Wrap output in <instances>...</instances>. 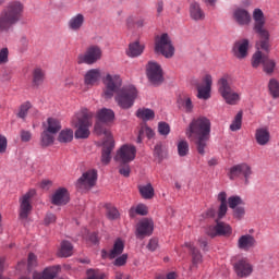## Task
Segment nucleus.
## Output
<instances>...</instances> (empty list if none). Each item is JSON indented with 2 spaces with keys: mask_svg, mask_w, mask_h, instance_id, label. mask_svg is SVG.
<instances>
[{
  "mask_svg": "<svg viewBox=\"0 0 279 279\" xmlns=\"http://www.w3.org/2000/svg\"><path fill=\"white\" fill-rule=\"evenodd\" d=\"M253 29L255 34H257L259 40L256 43L257 51L252 57V66L253 69H258L260 64H263L264 73H266V75H274V71H276V61L274 59H269V56L263 53V51L269 53L271 49V44L269 43L271 35L269 34V31L265 28L266 20L263 10L255 9L253 11Z\"/></svg>",
  "mask_w": 279,
  "mask_h": 279,
  "instance_id": "nucleus-1",
  "label": "nucleus"
},
{
  "mask_svg": "<svg viewBox=\"0 0 279 279\" xmlns=\"http://www.w3.org/2000/svg\"><path fill=\"white\" fill-rule=\"evenodd\" d=\"M105 90L104 95L106 99H112L116 94V101L120 108L128 110L134 106L138 92L134 85H128L121 88V76L107 74L104 78Z\"/></svg>",
  "mask_w": 279,
  "mask_h": 279,
  "instance_id": "nucleus-2",
  "label": "nucleus"
},
{
  "mask_svg": "<svg viewBox=\"0 0 279 279\" xmlns=\"http://www.w3.org/2000/svg\"><path fill=\"white\" fill-rule=\"evenodd\" d=\"M98 121L95 124V133L98 136L104 134V144H102V153H101V162L102 165H109L110 160H112V149H114V140L112 138V134L106 128V125H110L114 121V111L112 109L102 108L97 112Z\"/></svg>",
  "mask_w": 279,
  "mask_h": 279,
  "instance_id": "nucleus-3",
  "label": "nucleus"
},
{
  "mask_svg": "<svg viewBox=\"0 0 279 279\" xmlns=\"http://www.w3.org/2000/svg\"><path fill=\"white\" fill-rule=\"evenodd\" d=\"M210 119L204 116L194 118L186 129L185 134L189 141L196 145V150L201 156L206 154V147H208V141H210Z\"/></svg>",
  "mask_w": 279,
  "mask_h": 279,
  "instance_id": "nucleus-4",
  "label": "nucleus"
},
{
  "mask_svg": "<svg viewBox=\"0 0 279 279\" xmlns=\"http://www.w3.org/2000/svg\"><path fill=\"white\" fill-rule=\"evenodd\" d=\"M23 17V3L10 2L0 13V34H8Z\"/></svg>",
  "mask_w": 279,
  "mask_h": 279,
  "instance_id": "nucleus-5",
  "label": "nucleus"
},
{
  "mask_svg": "<svg viewBox=\"0 0 279 279\" xmlns=\"http://www.w3.org/2000/svg\"><path fill=\"white\" fill-rule=\"evenodd\" d=\"M72 125L76 128L75 138H88L93 126V112L88 111V109L81 110L73 117Z\"/></svg>",
  "mask_w": 279,
  "mask_h": 279,
  "instance_id": "nucleus-6",
  "label": "nucleus"
},
{
  "mask_svg": "<svg viewBox=\"0 0 279 279\" xmlns=\"http://www.w3.org/2000/svg\"><path fill=\"white\" fill-rule=\"evenodd\" d=\"M155 53H161L163 58H173L175 53V47H173V43L171 41L169 34L163 33L156 37Z\"/></svg>",
  "mask_w": 279,
  "mask_h": 279,
  "instance_id": "nucleus-7",
  "label": "nucleus"
},
{
  "mask_svg": "<svg viewBox=\"0 0 279 279\" xmlns=\"http://www.w3.org/2000/svg\"><path fill=\"white\" fill-rule=\"evenodd\" d=\"M252 175V167L243 162L234 165L229 169L228 178L231 180H244V184H250V178Z\"/></svg>",
  "mask_w": 279,
  "mask_h": 279,
  "instance_id": "nucleus-8",
  "label": "nucleus"
},
{
  "mask_svg": "<svg viewBox=\"0 0 279 279\" xmlns=\"http://www.w3.org/2000/svg\"><path fill=\"white\" fill-rule=\"evenodd\" d=\"M146 75L148 77V82H150L153 86H160V84L165 82L162 68L156 61L148 62L146 66Z\"/></svg>",
  "mask_w": 279,
  "mask_h": 279,
  "instance_id": "nucleus-9",
  "label": "nucleus"
},
{
  "mask_svg": "<svg viewBox=\"0 0 279 279\" xmlns=\"http://www.w3.org/2000/svg\"><path fill=\"white\" fill-rule=\"evenodd\" d=\"M134 158H136V146L124 144L117 151L114 160L119 162V165H130Z\"/></svg>",
  "mask_w": 279,
  "mask_h": 279,
  "instance_id": "nucleus-10",
  "label": "nucleus"
},
{
  "mask_svg": "<svg viewBox=\"0 0 279 279\" xmlns=\"http://www.w3.org/2000/svg\"><path fill=\"white\" fill-rule=\"evenodd\" d=\"M101 56L102 51L99 46H89L84 54L77 56V64H95L99 62Z\"/></svg>",
  "mask_w": 279,
  "mask_h": 279,
  "instance_id": "nucleus-11",
  "label": "nucleus"
},
{
  "mask_svg": "<svg viewBox=\"0 0 279 279\" xmlns=\"http://www.w3.org/2000/svg\"><path fill=\"white\" fill-rule=\"evenodd\" d=\"M36 194V191L31 190L24 195H22L19 199L20 202V210H19V217L22 220L27 219L29 215H32L33 206H32V197Z\"/></svg>",
  "mask_w": 279,
  "mask_h": 279,
  "instance_id": "nucleus-12",
  "label": "nucleus"
},
{
  "mask_svg": "<svg viewBox=\"0 0 279 279\" xmlns=\"http://www.w3.org/2000/svg\"><path fill=\"white\" fill-rule=\"evenodd\" d=\"M95 184H97V170H88L77 180L76 187L81 191H88Z\"/></svg>",
  "mask_w": 279,
  "mask_h": 279,
  "instance_id": "nucleus-13",
  "label": "nucleus"
},
{
  "mask_svg": "<svg viewBox=\"0 0 279 279\" xmlns=\"http://www.w3.org/2000/svg\"><path fill=\"white\" fill-rule=\"evenodd\" d=\"M233 271L238 278H250L254 271V266L247 258H241L233 264Z\"/></svg>",
  "mask_w": 279,
  "mask_h": 279,
  "instance_id": "nucleus-14",
  "label": "nucleus"
},
{
  "mask_svg": "<svg viewBox=\"0 0 279 279\" xmlns=\"http://www.w3.org/2000/svg\"><path fill=\"white\" fill-rule=\"evenodd\" d=\"M203 83L202 84H196V89H197V98L198 99H210V90L213 88V76L210 74H206L203 77Z\"/></svg>",
  "mask_w": 279,
  "mask_h": 279,
  "instance_id": "nucleus-15",
  "label": "nucleus"
},
{
  "mask_svg": "<svg viewBox=\"0 0 279 279\" xmlns=\"http://www.w3.org/2000/svg\"><path fill=\"white\" fill-rule=\"evenodd\" d=\"M208 236H230L232 234V227L226 222L217 220L216 226L210 227L207 231Z\"/></svg>",
  "mask_w": 279,
  "mask_h": 279,
  "instance_id": "nucleus-16",
  "label": "nucleus"
},
{
  "mask_svg": "<svg viewBox=\"0 0 279 279\" xmlns=\"http://www.w3.org/2000/svg\"><path fill=\"white\" fill-rule=\"evenodd\" d=\"M250 51V39H240L233 44L232 53L238 60H245Z\"/></svg>",
  "mask_w": 279,
  "mask_h": 279,
  "instance_id": "nucleus-17",
  "label": "nucleus"
},
{
  "mask_svg": "<svg viewBox=\"0 0 279 279\" xmlns=\"http://www.w3.org/2000/svg\"><path fill=\"white\" fill-rule=\"evenodd\" d=\"M151 232H154V220L144 218L137 223V239H145V236H150Z\"/></svg>",
  "mask_w": 279,
  "mask_h": 279,
  "instance_id": "nucleus-18",
  "label": "nucleus"
},
{
  "mask_svg": "<svg viewBox=\"0 0 279 279\" xmlns=\"http://www.w3.org/2000/svg\"><path fill=\"white\" fill-rule=\"evenodd\" d=\"M123 250H125V243H123V240L117 239L113 243L112 250L110 252L102 250L101 256L102 258H110V260H112L118 256H121L123 254Z\"/></svg>",
  "mask_w": 279,
  "mask_h": 279,
  "instance_id": "nucleus-19",
  "label": "nucleus"
},
{
  "mask_svg": "<svg viewBox=\"0 0 279 279\" xmlns=\"http://www.w3.org/2000/svg\"><path fill=\"white\" fill-rule=\"evenodd\" d=\"M69 201V191L65 187L58 189L51 196L53 206H66Z\"/></svg>",
  "mask_w": 279,
  "mask_h": 279,
  "instance_id": "nucleus-20",
  "label": "nucleus"
},
{
  "mask_svg": "<svg viewBox=\"0 0 279 279\" xmlns=\"http://www.w3.org/2000/svg\"><path fill=\"white\" fill-rule=\"evenodd\" d=\"M84 23H86L84 14L77 13L68 21V29L70 32H81L82 27H84Z\"/></svg>",
  "mask_w": 279,
  "mask_h": 279,
  "instance_id": "nucleus-21",
  "label": "nucleus"
},
{
  "mask_svg": "<svg viewBox=\"0 0 279 279\" xmlns=\"http://www.w3.org/2000/svg\"><path fill=\"white\" fill-rule=\"evenodd\" d=\"M256 245V238L252 234L241 235L238 240V247L242 250V252H250V250H254Z\"/></svg>",
  "mask_w": 279,
  "mask_h": 279,
  "instance_id": "nucleus-22",
  "label": "nucleus"
},
{
  "mask_svg": "<svg viewBox=\"0 0 279 279\" xmlns=\"http://www.w3.org/2000/svg\"><path fill=\"white\" fill-rule=\"evenodd\" d=\"M101 80V70L92 69L88 70L84 75L85 86H97Z\"/></svg>",
  "mask_w": 279,
  "mask_h": 279,
  "instance_id": "nucleus-23",
  "label": "nucleus"
},
{
  "mask_svg": "<svg viewBox=\"0 0 279 279\" xmlns=\"http://www.w3.org/2000/svg\"><path fill=\"white\" fill-rule=\"evenodd\" d=\"M233 19L238 23V25H247L252 23V15L245 9H235L233 12Z\"/></svg>",
  "mask_w": 279,
  "mask_h": 279,
  "instance_id": "nucleus-24",
  "label": "nucleus"
},
{
  "mask_svg": "<svg viewBox=\"0 0 279 279\" xmlns=\"http://www.w3.org/2000/svg\"><path fill=\"white\" fill-rule=\"evenodd\" d=\"M184 246L190 248V254L192 256V266L197 267V265H202L204 257L202 256V253L198 251V248L195 247V244L191 242H185Z\"/></svg>",
  "mask_w": 279,
  "mask_h": 279,
  "instance_id": "nucleus-25",
  "label": "nucleus"
},
{
  "mask_svg": "<svg viewBox=\"0 0 279 279\" xmlns=\"http://www.w3.org/2000/svg\"><path fill=\"white\" fill-rule=\"evenodd\" d=\"M190 16L192 21H204V19H206V13H204L199 3L192 2L190 4Z\"/></svg>",
  "mask_w": 279,
  "mask_h": 279,
  "instance_id": "nucleus-26",
  "label": "nucleus"
},
{
  "mask_svg": "<svg viewBox=\"0 0 279 279\" xmlns=\"http://www.w3.org/2000/svg\"><path fill=\"white\" fill-rule=\"evenodd\" d=\"M271 138L269 130L267 128H259L255 132V141L262 146L267 145Z\"/></svg>",
  "mask_w": 279,
  "mask_h": 279,
  "instance_id": "nucleus-27",
  "label": "nucleus"
},
{
  "mask_svg": "<svg viewBox=\"0 0 279 279\" xmlns=\"http://www.w3.org/2000/svg\"><path fill=\"white\" fill-rule=\"evenodd\" d=\"M178 104L179 108H181V110H184L186 114H191L193 112V108H195V106L193 105V100L190 98L189 95H183L179 97Z\"/></svg>",
  "mask_w": 279,
  "mask_h": 279,
  "instance_id": "nucleus-28",
  "label": "nucleus"
},
{
  "mask_svg": "<svg viewBox=\"0 0 279 279\" xmlns=\"http://www.w3.org/2000/svg\"><path fill=\"white\" fill-rule=\"evenodd\" d=\"M232 83L228 76H223L218 81V93L221 95H228L230 90H232Z\"/></svg>",
  "mask_w": 279,
  "mask_h": 279,
  "instance_id": "nucleus-29",
  "label": "nucleus"
},
{
  "mask_svg": "<svg viewBox=\"0 0 279 279\" xmlns=\"http://www.w3.org/2000/svg\"><path fill=\"white\" fill-rule=\"evenodd\" d=\"M45 125V130L50 132L51 134H58L60 130H62V124H60V120L56 118H48L47 124Z\"/></svg>",
  "mask_w": 279,
  "mask_h": 279,
  "instance_id": "nucleus-30",
  "label": "nucleus"
},
{
  "mask_svg": "<svg viewBox=\"0 0 279 279\" xmlns=\"http://www.w3.org/2000/svg\"><path fill=\"white\" fill-rule=\"evenodd\" d=\"M145 46L141 45L138 41H134L129 45V50L126 51L130 58H138L143 53Z\"/></svg>",
  "mask_w": 279,
  "mask_h": 279,
  "instance_id": "nucleus-31",
  "label": "nucleus"
},
{
  "mask_svg": "<svg viewBox=\"0 0 279 279\" xmlns=\"http://www.w3.org/2000/svg\"><path fill=\"white\" fill-rule=\"evenodd\" d=\"M221 97L225 99L226 104H229V106H236L239 101H241V96L239 93L234 92V88Z\"/></svg>",
  "mask_w": 279,
  "mask_h": 279,
  "instance_id": "nucleus-32",
  "label": "nucleus"
},
{
  "mask_svg": "<svg viewBox=\"0 0 279 279\" xmlns=\"http://www.w3.org/2000/svg\"><path fill=\"white\" fill-rule=\"evenodd\" d=\"M140 195L143 199H154L155 191L151 183L138 186Z\"/></svg>",
  "mask_w": 279,
  "mask_h": 279,
  "instance_id": "nucleus-33",
  "label": "nucleus"
},
{
  "mask_svg": "<svg viewBox=\"0 0 279 279\" xmlns=\"http://www.w3.org/2000/svg\"><path fill=\"white\" fill-rule=\"evenodd\" d=\"M56 133H51V131H47L45 129L40 136V144L41 147H49V145H53V141H56V137L53 136Z\"/></svg>",
  "mask_w": 279,
  "mask_h": 279,
  "instance_id": "nucleus-34",
  "label": "nucleus"
},
{
  "mask_svg": "<svg viewBox=\"0 0 279 279\" xmlns=\"http://www.w3.org/2000/svg\"><path fill=\"white\" fill-rule=\"evenodd\" d=\"M43 82H45V70L35 68L33 70V86H41Z\"/></svg>",
  "mask_w": 279,
  "mask_h": 279,
  "instance_id": "nucleus-35",
  "label": "nucleus"
},
{
  "mask_svg": "<svg viewBox=\"0 0 279 279\" xmlns=\"http://www.w3.org/2000/svg\"><path fill=\"white\" fill-rule=\"evenodd\" d=\"M60 256H62L63 258H69V256H73V244H71V242H61Z\"/></svg>",
  "mask_w": 279,
  "mask_h": 279,
  "instance_id": "nucleus-36",
  "label": "nucleus"
},
{
  "mask_svg": "<svg viewBox=\"0 0 279 279\" xmlns=\"http://www.w3.org/2000/svg\"><path fill=\"white\" fill-rule=\"evenodd\" d=\"M242 125H243V111H239L235 114L232 123L230 124V130H231V132H239V130H241Z\"/></svg>",
  "mask_w": 279,
  "mask_h": 279,
  "instance_id": "nucleus-37",
  "label": "nucleus"
},
{
  "mask_svg": "<svg viewBox=\"0 0 279 279\" xmlns=\"http://www.w3.org/2000/svg\"><path fill=\"white\" fill-rule=\"evenodd\" d=\"M145 136H147V138H154V130L147 125H144L140 129L137 143H143Z\"/></svg>",
  "mask_w": 279,
  "mask_h": 279,
  "instance_id": "nucleus-38",
  "label": "nucleus"
},
{
  "mask_svg": "<svg viewBox=\"0 0 279 279\" xmlns=\"http://www.w3.org/2000/svg\"><path fill=\"white\" fill-rule=\"evenodd\" d=\"M58 141L59 143H71V141H73V130L71 129L62 130L59 133Z\"/></svg>",
  "mask_w": 279,
  "mask_h": 279,
  "instance_id": "nucleus-39",
  "label": "nucleus"
},
{
  "mask_svg": "<svg viewBox=\"0 0 279 279\" xmlns=\"http://www.w3.org/2000/svg\"><path fill=\"white\" fill-rule=\"evenodd\" d=\"M268 90L271 95V97H274V99H278L279 97V82L276 78H271L268 83Z\"/></svg>",
  "mask_w": 279,
  "mask_h": 279,
  "instance_id": "nucleus-40",
  "label": "nucleus"
},
{
  "mask_svg": "<svg viewBox=\"0 0 279 279\" xmlns=\"http://www.w3.org/2000/svg\"><path fill=\"white\" fill-rule=\"evenodd\" d=\"M136 116L138 119H142L143 121H151L156 114L154 113V110L151 109H138Z\"/></svg>",
  "mask_w": 279,
  "mask_h": 279,
  "instance_id": "nucleus-41",
  "label": "nucleus"
},
{
  "mask_svg": "<svg viewBox=\"0 0 279 279\" xmlns=\"http://www.w3.org/2000/svg\"><path fill=\"white\" fill-rule=\"evenodd\" d=\"M129 213L130 217H135V215H142L143 217H145V215H147L148 213L147 205L138 204L135 208L132 207Z\"/></svg>",
  "mask_w": 279,
  "mask_h": 279,
  "instance_id": "nucleus-42",
  "label": "nucleus"
},
{
  "mask_svg": "<svg viewBox=\"0 0 279 279\" xmlns=\"http://www.w3.org/2000/svg\"><path fill=\"white\" fill-rule=\"evenodd\" d=\"M58 271H60V266L49 267L43 271L44 279H53L58 276Z\"/></svg>",
  "mask_w": 279,
  "mask_h": 279,
  "instance_id": "nucleus-43",
  "label": "nucleus"
},
{
  "mask_svg": "<svg viewBox=\"0 0 279 279\" xmlns=\"http://www.w3.org/2000/svg\"><path fill=\"white\" fill-rule=\"evenodd\" d=\"M229 208L234 210V208H239V206H243L245 204L241 196H231L228 198Z\"/></svg>",
  "mask_w": 279,
  "mask_h": 279,
  "instance_id": "nucleus-44",
  "label": "nucleus"
},
{
  "mask_svg": "<svg viewBox=\"0 0 279 279\" xmlns=\"http://www.w3.org/2000/svg\"><path fill=\"white\" fill-rule=\"evenodd\" d=\"M32 108V102L26 101L21 105L20 111L17 113V117L20 119H25L27 117V112H29V109Z\"/></svg>",
  "mask_w": 279,
  "mask_h": 279,
  "instance_id": "nucleus-45",
  "label": "nucleus"
},
{
  "mask_svg": "<svg viewBox=\"0 0 279 279\" xmlns=\"http://www.w3.org/2000/svg\"><path fill=\"white\" fill-rule=\"evenodd\" d=\"M178 154L181 157L187 156L189 155V142L186 141H181L178 144Z\"/></svg>",
  "mask_w": 279,
  "mask_h": 279,
  "instance_id": "nucleus-46",
  "label": "nucleus"
},
{
  "mask_svg": "<svg viewBox=\"0 0 279 279\" xmlns=\"http://www.w3.org/2000/svg\"><path fill=\"white\" fill-rule=\"evenodd\" d=\"M106 210H107L108 219H111V220L119 219V210L117 209V207L112 205H107Z\"/></svg>",
  "mask_w": 279,
  "mask_h": 279,
  "instance_id": "nucleus-47",
  "label": "nucleus"
},
{
  "mask_svg": "<svg viewBox=\"0 0 279 279\" xmlns=\"http://www.w3.org/2000/svg\"><path fill=\"white\" fill-rule=\"evenodd\" d=\"M158 132L161 136H168L169 132H171V128L167 122H159Z\"/></svg>",
  "mask_w": 279,
  "mask_h": 279,
  "instance_id": "nucleus-48",
  "label": "nucleus"
},
{
  "mask_svg": "<svg viewBox=\"0 0 279 279\" xmlns=\"http://www.w3.org/2000/svg\"><path fill=\"white\" fill-rule=\"evenodd\" d=\"M119 173L124 178H130V163H120Z\"/></svg>",
  "mask_w": 279,
  "mask_h": 279,
  "instance_id": "nucleus-49",
  "label": "nucleus"
},
{
  "mask_svg": "<svg viewBox=\"0 0 279 279\" xmlns=\"http://www.w3.org/2000/svg\"><path fill=\"white\" fill-rule=\"evenodd\" d=\"M8 151V137L0 134V154H5Z\"/></svg>",
  "mask_w": 279,
  "mask_h": 279,
  "instance_id": "nucleus-50",
  "label": "nucleus"
},
{
  "mask_svg": "<svg viewBox=\"0 0 279 279\" xmlns=\"http://www.w3.org/2000/svg\"><path fill=\"white\" fill-rule=\"evenodd\" d=\"M128 263V254H122L121 256L117 257L113 262L116 267H123Z\"/></svg>",
  "mask_w": 279,
  "mask_h": 279,
  "instance_id": "nucleus-51",
  "label": "nucleus"
},
{
  "mask_svg": "<svg viewBox=\"0 0 279 279\" xmlns=\"http://www.w3.org/2000/svg\"><path fill=\"white\" fill-rule=\"evenodd\" d=\"M233 215L235 219H243V217H245V208L242 206L235 207L233 209Z\"/></svg>",
  "mask_w": 279,
  "mask_h": 279,
  "instance_id": "nucleus-52",
  "label": "nucleus"
},
{
  "mask_svg": "<svg viewBox=\"0 0 279 279\" xmlns=\"http://www.w3.org/2000/svg\"><path fill=\"white\" fill-rule=\"evenodd\" d=\"M22 143H29L32 141V132L22 130L20 133Z\"/></svg>",
  "mask_w": 279,
  "mask_h": 279,
  "instance_id": "nucleus-53",
  "label": "nucleus"
},
{
  "mask_svg": "<svg viewBox=\"0 0 279 279\" xmlns=\"http://www.w3.org/2000/svg\"><path fill=\"white\" fill-rule=\"evenodd\" d=\"M9 53L10 51L8 50V48H2L0 50V64H7Z\"/></svg>",
  "mask_w": 279,
  "mask_h": 279,
  "instance_id": "nucleus-54",
  "label": "nucleus"
},
{
  "mask_svg": "<svg viewBox=\"0 0 279 279\" xmlns=\"http://www.w3.org/2000/svg\"><path fill=\"white\" fill-rule=\"evenodd\" d=\"M226 213H228V204H220L218 209V219H223V217H226Z\"/></svg>",
  "mask_w": 279,
  "mask_h": 279,
  "instance_id": "nucleus-55",
  "label": "nucleus"
},
{
  "mask_svg": "<svg viewBox=\"0 0 279 279\" xmlns=\"http://www.w3.org/2000/svg\"><path fill=\"white\" fill-rule=\"evenodd\" d=\"M157 248H158V240L151 239L148 242L147 250H149L150 252H156Z\"/></svg>",
  "mask_w": 279,
  "mask_h": 279,
  "instance_id": "nucleus-56",
  "label": "nucleus"
},
{
  "mask_svg": "<svg viewBox=\"0 0 279 279\" xmlns=\"http://www.w3.org/2000/svg\"><path fill=\"white\" fill-rule=\"evenodd\" d=\"M10 80H12V72H10L8 70L3 71L0 76V81L1 82H10Z\"/></svg>",
  "mask_w": 279,
  "mask_h": 279,
  "instance_id": "nucleus-57",
  "label": "nucleus"
},
{
  "mask_svg": "<svg viewBox=\"0 0 279 279\" xmlns=\"http://www.w3.org/2000/svg\"><path fill=\"white\" fill-rule=\"evenodd\" d=\"M45 223L46 226H49L51 223H56V215L53 214H47L46 217H45Z\"/></svg>",
  "mask_w": 279,
  "mask_h": 279,
  "instance_id": "nucleus-58",
  "label": "nucleus"
},
{
  "mask_svg": "<svg viewBox=\"0 0 279 279\" xmlns=\"http://www.w3.org/2000/svg\"><path fill=\"white\" fill-rule=\"evenodd\" d=\"M217 199L220 204H228V194L226 192H220Z\"/></svg>",
  "mask_w": 279,
  "mask_h": 279,
  "instance_id": "nucleus-59",
  "label": "nucleus"
},
{
  "mask_svg": "<svg viewBox=\"0 0 279 279\" xmlns=\"http://www.w3.org/2000/svg\"><path fill=\"white\" fill-rule=\"evenodd\" d=\"M198 243L199 247H202L204 252L208 251V241L206 240V238L198 239Z\"/></svg>",
  "mask_w": 279,
  "mask_h": 279,
  "instance_id": "nucleus-60",
  "label": "nucleus"
},
{
  "mask_svg": "<svg viewBox=\"0 0 279 279\" xmlns=\"http://www.w3.org/2000/svg\"><path fill=\"white\" fill-rule=\"evenodd\" d=\"M28 267L32 269V267H36V256L34 253L28 254Z\"/></svg>",
  "mask_w": 279,
  "mask_h": 279,
  "instance_id": "nucleus-61",
  "label": "nucleus"
},
{
  "mask_svg": "<svg viewBox=\"0 0 279 279\" xmlns=\"http://www.w3.org/2000/svg\"><path fill=\"white\" fill-rule=\"evenodd\" d=\"M215 209L210 208V209H207L206 213L203 214V217L205 219H213V217H215Z\"/></svg>",
  "mask_w": 279,
  "mask_h": 279,
  "instance_id": "nucleus-62",
  "label": "nucleus"
},
{
  "mask_svg": "<svg viewBox=\"0 0 279 279\" xmlns=\"http://www.w3.org/2000/svg\"><path fill=\"white\" fill-rule=\"evenodd\" d=\"M89 241H90L92 243H94L95 245H97V243H99V238L97 236V233H92V234L89 235Z\"/></svg>",
  "mask_w": 279,
  "mask_h": 279,
  "instance_id": "nucleus-63",
  "label": "nucleus"
},
{
  "mask_svg": "<svg viewBox=\"0 0 279 279\" xmlns=\"http://www.w3.org/2000/svg\"><path fill=\"white\" fill-rule=\"evenodd\" d=\"M116 279H130V275H123L121 272H117Z\"/></svg>",
  "mask_w": 279,
  "mask_h": 279,
  "instance_id": "nucleus-64",
  "label": "nucleus"
}]
</instances>
